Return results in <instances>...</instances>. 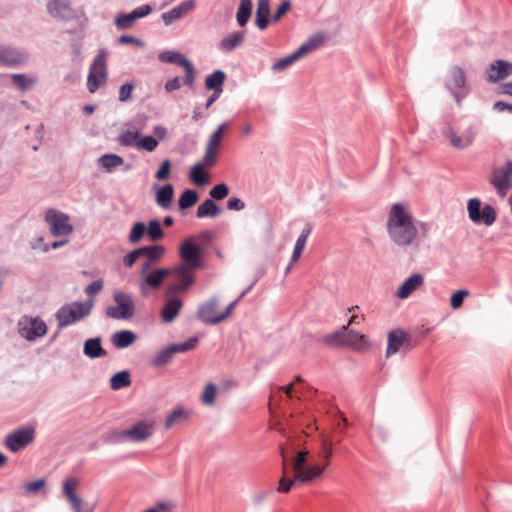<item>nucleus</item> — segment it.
I'll return each instance as SVG.
<instances>
[{
	"label": "nucleus",
	"mask_w": 512,
	"mask_h": 512,
	"mask_svg": "<svg viewBox=\"0 0 512 512\" xmlns=\"http://www.w3.org/2000/svg\"><path fill=\"white\" fill-rule=\"evenodd\" d=\"M123 163V158L117 154H104L98 159V164L105 168L107 172H111Z\"/></svg>",
	"instance_id": "4c0bfd02"
},
{
	"label": "nucleus",
	"mask_w": 512,
	"mask_h": 512,
	"mask_svg": "<svg viewBox=\"0 0 512 512\" xmlns=\"http://www.w3.org/2000/svg\"><path fill=\"white\" fill-rule=\"evenodd\" d=\"M170 275V269L161 268L156 269L153 272L148 273L144 276L140 281V290L143 294L146 293V286H149L153 289L159 288L165 277Z\"/></svg>",
	"instance_id": "4be33fe9"
},
{
	"label": "nucleus",
	"mask_w": 512,
	"mask_h": 512,
	"mask_svg": "<svg viewBox=\"0 0 512 512\" xmlns=\"http://www.w3.org/2000/svg\"><path fill=\"white\" fill-rule=\"evenodd\" d=\"M111 388L113 390H120L128 387L131 384L130 374L128 371H120L115 373L111 379Z\"/></svg>",
	"instance_id": "79ce46f5"
},
{
	"label": "nucleus",
	"mask_w": 512,
	"mask_h": 512,
	"mask_svg": "<svg viewBox=\"0 0 512 512\" xmlns=\"http://www.w3.org/2000/svg\"><path fill=\"white\" fill-rule=\"evenodd\" d=\"M154 431L153 422L139 421L128 430H124L120 433L122 438L130 439L134 442H142L149 439Z\"/></svg>",
	"instance_id": "f3484780"
},
{
	"label": "nucleus",
	"mask_w": 512,
	"mask_h": 512,
	"mask_svg": "<svg viewBox=\"0 0 512 512\" xmlns=\"http://www.w3.org/2000/svg\"><path fill=\"white\" fill-rule=\"evenodd\" d=\"M83 353L91 358H100L107 355V351L101 345V338H91L84 342Z\"/></svg>",
	"instance_id": "cd10ccee"
},
{
	"label": "nucleus",
	"mask_w": 512,
	"mask_h": 512,
	"mask_svg": "<svg viewBox=\"0 0 512 512\" xmlns=\"http://www.w3.org/2000/svg\"><path fill=\"white\" fill-rule=\"evenodd\" d=\"M245 41V32L244 31H235L232 32L225 37H223L219 42V48L224 52H232L237 47L241 46Z\"/></svg>",
	"instance_id": "b1692460"
},
{
	"label": "nucleus",
	"mask_w": 512,
	"mask_h": 512,
	"mask_svg": "<svg viewBox=\"0 0 512 512\" xmlns=\"http://www.w3.org/2000/svg\"><path fill=\"white\" fill-rule=\"evenodd\" d=\"M490 182L498 194L505 196L512 187V161H507L503 166L494 168Z\"/></svg>",
	"instance_id": "2eb2a0df"
},
{
	"label": "nucleus",
	"mask_w": 512,
	"mask_h": 512,
	"mask_svg": "<svg viewBox=\"0 0 512 512\" xmlns=\"http://www.w3.org/2000/svg\"><path fill=\"white\" fill-rule=\"evenodd\" d=\"M47 325L40 317L22 316L17 323L18 334L32 342L47 333Z\"/></svg>",
	"instance_id": "0eeeda50"
},
{
	"label": "nucleus",
	"mask_w": 512,
	"mask_h": 512,
	"mask_svg": "<svg viewBox=\"0 0 512 512\" xmlns=\"http://www.w3.org/2000/svg\"><path fill=\"white\" fill-rule=\"evenodd\" d=\"M195 0H185L171 10L162 13L161 19L166 26L180 20L195 9Z\"/></svg>",
	"instance_id": "a211bd4d"
},
{
	"label": "nucleus",
	"mask_w": 512,
	"mask_h": 512,
	"mask_svg": "<svg viewBox=\"0 0 512 512\" xmlns=\"http://www.w3.org/2000/svg\"><path fill=\"white\" fill-rule=\"evenodd\" d=\"M310 233H311V227L310 226H306L302 230L301 234L299 235V237H298V239L296 241L294 249H298L300 251H303L304 248H305L306 242H307V238L310 235Z\"/></svg>",
	"instance_id": "69168bd1"
},
{
	"label": "nucleus",
	"mask_w": 512,
	"mask_h": 512,
	"mask_svg": "<svg viewBox=\"0 0 512 512\" xmlns=\"http://www.w3.org/2000/svg\"><path fill=\"white\" fill-rule=\"evenodd\" d=\"M253 3L252 0H240L236 13V21L240 27H245L251 18Z\"/></svg>",
	"instance_id": "72a5a7b5"
},
{
	"label": "nucleus",
	"mask_w": 512,
	"mask_h": 512,
	"mask_svg": "<svg viewBox=\"0 0 512 512\" xmlns=\"http://www.w3.org/2000/svg\"><path fill=\"white\" fill-rule=\"evenodd\" d=\"M386 227L388 236L395 246L403 249L418 248V227L414 224L413 216L401 203L392 205Z\"/></svg>",
	"instance_id": "f257e3e1"
},
{
	"label": "nucleus",
	"mask_w": 512,
	"mask_h": 512,
	"mask_svg": "<svg viewBox=\"0 0 512 512\" xmlns=\"http://www.w3.org/2000/svg\"><path fill=\"white\" fill-rule=\"evenodd\" d=\"M345 331H346V326H342L340 330L326 335L323 338L324 343L328 346L344 345Z\"/></svg>",
	"instance_id": "de8ad7c7"
},
{
	"label": "nucleus",
	"mask_w": 512,
	"mask_h": 512,
	"mask_svg": "<svg viewBox=\"0 0 512 512\" xmlns=\"http://www.w3.org/2000/svg\"><path fill=\"white\" fill-rule=\"evenodd\" d=\"M158 146V141L153 136L139 137L137 142V149L147 152L154 151Z\"/></svg>",
	"instance_id": "5fc2aeb1"
},
{
	"label": "nucleus",
	"mask_w": 512,
	"mask_h": 512,
	"mask_svg": "<svg viewBox=\"0 0 512 512\" xmlns=\"http://www.w3.org/2000/svg\"><path fill=\"white\" fill-rule=\"evenodd\" d=\"M185 70V77H184V84L192 87L194 85L195 81V69L193 64L189 61L184 67Z\"/></svg>",
	"instance_id": "e2e57ef3"
},
{
	"label": "nucleus",
	"mask_w": 512,
	"mask_h": 512,
	"mask_svg": "<svg viewBox=\"0 0 512 512\" xmlns=\"http://www.w3.org/2000/svg\"><path fill=\"white\" fill-rule=\"evenodd\" d=\"M511 75L512 63L499 59L491 63L487 75V80L491 83H497Z\"/></svg>",
	"instance_id": "aec40b11"
},
{
	"label": "nucleus",
	"mask_w": 512,
	"mask_h": 512,
	"mask_svg": "<svg viewBox=\"0 0 512 512\" xmlns=\"http://www.w3.org/2000/svg\"><path fill=\"white\" fill-rule=\"evenodd\" d=\"M481 201L478 198H471L467 204L468 216L475 224H484L491 226L497 218L495 209L489 205H484L481 208Z\"/></svg>",
	"instance_id": "9d476101"
},
{
	"label": "nucleus",
	"mask_w": 512,
	"mask_h": 512,
	"mask_svg": "<svg viewBox=\"0 0 512 512\" xmlns=\"http://www.w3.org/2000/svg\"><path fill=\"white\" fill-rule=\"evenodd\" d=\"M145 233H147L146 225L143 222H136L131 228L128 239L133 244L139 243Z\"/></svg>",
	"instance_id": "8fccbe9b"
},
{
	"label": "nucleus",
	"mask_w": 512,
	"mask_h": 512,
	"mask_svg": "<svg viewBox=\"0 0 512 512\" xmlns=\"http://www.w3.org/2000/svg\"><path fill=\"white\" fill-rule=\"evenodd\" d=\"M198 201V194L195 190H185L178 201L179 208L182 210L192 207Z\"/></svg>",
	"instance_id": "a18cd8bd"
},
{
	"label": "nucleus",
	"mask_w": 512,
	"mask_h": 512,
	"mask_svg": "<svg viewBox=\"0 0 512 512\" xmlns=\"http://www.w3.org/2000/svg\"><path fill=\"white\" fill-rule=\"evenodd\" d=\"M179 255L182 260L181 266H188L191 270H196L202 266V249L194 243L192 238L183 241L179 249Z\"/></svg>",
	"instance_id": "f8f14e48"
},
{
	"label": "nucleus",
	"mask_w": 512,
	"mask_h": 512,
	"mask_svg": "<svg viewBox=\"0 0 512 512\" xmlns=\"http://www.w3.org/2000/svg\"><path fill=\"white\" fill-rule=\"evenodd\" d=\"M28 59V54L12 47L0 48V64L8 67H16L25 63Z\"/></svg>",
	"instance_id": "6ab92c4d"
},
{
	"label": "nucleus",
	"mask_w": 512,
	"mask_h": 512,
	"mask_svg": "<svg viewBox=\"0 0 512 512\" xmlns=\"http://www.w3.org/2000/svg\"><path fill=\"white\" fill-rule=\"evenodd\" d=\"M324 40L325 36L323 33L314 34L310 36L303 44H301L297 48V51L303 57L321 46L324 43Z\"/></svg>",
	"instance_id": "7c9ffc66"
},
{
	"label": "nucleus",
	"mask_w": 512,
	"mask_h": 512,
	"mask_svg": "<svg viewBox=\"0 0 512 512\" xmlns=\"http://www.w3.org/2000/svg\"><path fill=\"white\" fill-rule=\"evenodd\" d=\"M188 418V413L183 408H176L174 409L165 420V428L169 429L174 424L178 423L181 420H185Z\"/></svg>",
	"instance_id": "09e8293b"
},
{
	"label": "nucleus",
	"mask_w": 512,
	"mask_h": 512,
	"mask_svg": "<svg viewBox=\"0 0 512 512\" xmlns=\"http://www.w3.org/2000/svg\"><path fill=\"white\" fill-rule=\"evenodd\" d=\"M140 134L138 131L126 130L118 136V142L124 147H135L137 148V142L139 141Z\"/></svg>",
	"instance_id": "c03bdc74"
},
{
	"label": "nucleus",
	"mask_w": 512,
	"mask_h": 512,
	"mask_svg": "<svg viewBox=\"0 0 512 512\" xmlns=\"http://www.w3.org/2000/svg\"><path fill=\"white\" fill-rule=\"evenodd\" d=\"M445 87L452 93L457 105L460 106L461 99L469 93V87L466 85V75L461 67L454 66L450 69Z\"/></svg>",
	"instance_id": "9b49d317"
},
{
	"label": "nucleus",
	"mask_w": 512,
	"mask_h": 512,
	"mask_svg": "<svg viewBox=\"0 0 512 512\" xmlns=\"http://www.w3.org/2000/svg\"><path fill=\"white\" fill-rule=\"evenodd\" d=\"M113 299L116 306L106 308V315L112 319H131L135 314V303L132 296L128 293L117 291Z\"/></svg>",
	"instance_id": "423d86ee"
},
{
	"label": "nucleus",
	"mask_w": 512,
	"mask_h": 512,
	"mask_svg": "<svg viewBox=\"0 0 512 512\" xmlns=\"http://www.w3.org/2000/svg\"><path fill=\"white\" fill-rule=\"evenodd\" d=\"M45 221L49 226L50 233L54 237L68 236L73 232L69 215L56 209L50 208L47 210Z\"/></svg>",
	"instance_id": "1a4fd4ad"
},
{
	"label": "nucleus",
	"mask_w": 512,
	"mask_h": 512,
	"mask_svg": "<svg viewBox=\"0 0 512 512\" xmlns=\"http://www.w3.org/2000/svg\"><path fill=\"white\" fill-rule=\"evenodd\" d=\"M283 465L285 466V463H283ZM297 482H299V479H297V474H295L293 478L287 479L286 471L284 470L283 475L279 480L277 491L281 493H288Z\"/></svg>",
	"instance_id": "6e6d98bb"
},
{
	"label": "nucleus",
	"mask_w": 512,
	"mask_h": 512,
	"mask_svg": "<svg viewBox=\"0 0 512 512\" xmlns=\"http://www.w3.org/2000/svg\"><path fill=\"white\" fill-rule=\"evenodd\" d=\"M307 455L308 451L306 450L297 452L292 464V469L295 472V474H298L301 470L304 469V464L306 463Z\"/></svg>",
	"instance_id": "bf43d9fd"
},
{
	"label": "nucleus",
	"mask_w": 512,
	"mask_h": 512,
	"mask_svg": "<svg viewBox=\"0 0 512 512\" xmlns=\"http://www.w3.org/2000/svg\"><path fill=\"white\" fill-rule=\"evenodd\" d=\"M226 75L222 70H215L205 79V88L208 90L223 92V84Z\"/></svg>",
	"instance_id": "f704fd0d"
},
{
	"label": "nucleus",
	"mask_w": 512,
	"mask_h": 512,
	"mask_svg": "<svg viewBox=\"0 0 512 512\" xmlns=\"http://www.w3.org/2000/svg\"><path fill=\"white\" fill-rule=\"evenodd\" d=\"M183 303L178 298H170L167 300L161 310V317L165 323H171L177 317Z\"/></svg>",
	"instance_id": "a878e982"
},
{
	"label": "nucleus",
	"mask_w": 512,
	"mask_h": 512,
	"mask_svg": "<svg viewBox=\"0 0 512 512\" xmlns=\"http://www.w3.org/2000/svg\"><path fill=\"white\" fill-rule=\"evenodd\" d=\"M170 276L174 281L166 287L168 296L186 292L195 282L194 270L189 269L188 266L178 265L170 269Z\"/></svg>",
	"instance_id": "20e7f679"
},
{
	"label": "nucleus",
	"mask_w": 512,
	"mask_h": 512,
	"mask_svg": "<svg viewBox=\"0 0 512 512\" xmlns=\"http://www.w3.org/2000/svg\"><path fill=\"white\" fill-rule=\"evenodd\" d=\"M204 167L209 168L206 164H204L203 156L202 161L195 164L190 170L189 178L197 186H203L208 183V176L204 171Z\"/></svg>",
	"instance_id": "473e14b6"
},
{
	"label": "nucleus",
	"mask_w": 512,
	"mask_h": 512,
	"mask_svg": "<svg viewBox=\"0 0 512 512\" xmlns=\"http://www.w3.org/2000/svg\"><path fill=\"white\" fill-rule=\"evenodd\" d=\"M49 14L61 20H69L73 17V9L68 0H50L47 4Z\"/></svg>",
	"instance_id": "412c9836"
},
{
	"label": "nucleus",
	"mask_w": 512,
	"mask_h": 512,
	"mask_svg": "<svg viewBox=\"0 0 512 512\" xmlns=\"http://www.w3.org/2000/svg\"><path fill=\"white\" fill-rule=\"evenodd\" d=\"M442 134L444 137L449 139L450 144L455 149H464V148L468 147L469 145H471V143L473 142L472 135L467 134V135H463V136H458L455 133V131L452 129V127L449 125H447L446 128L442 131Z\"/></svg>",
	"instance_id": "393cba45"
},
{
	"label": "nucleus",
	"mask_w": 512,
	"mask_h": 512,
	"mask_svg": "<svg viewBox=\"0 0 512 512\" xmlns=\"http://www.w3.org/2000/svg\"><path fill=\"white\" fill-rule=\"evenodd\" d=\"M469 295V291L466 289H461L456 291L451 295L450 305L453 309H458L462 306L463 300L465 297Z\"/></svg>",
	"instance_id": "13d9d810"
},
{
	"label": "nucleus",
	"mask_w": 512,
	"mask_h": 512,
	"mask_svg": "<svg viewBox=\"0 0 512 512\" xmlns=\"http://www.w3.org/2000/svg\"><path fill=\"white\" fill-rule=\"evenodd\" d=\"M34 437L35 429L32 426H27L9 433L5 438V445L10 451L18 452L27 447Z\"/></svg>",
	"instance_id": "4468645a"
},
{
	"label": "nucleus",
	"mask_w": 512,
	"mask_h": 512,
	"mask_svg": "<svg viewBox=\"0 0 512 512\" xmlns=\"http://www.w3.org/2000/svg\"><path fill=\"white\" fill-rule=\"evenodd\" d=\"M142 256L146 257L147 260L151 262L159 261L165 253V248L163 246H143L141 247Z\"/></svg>",
	"instance_id": "37998d69"
},
{
	"label": "nucleus",
	"mask_w": 512,
	"mask_h": 512,
	"mask_svg": "<svg viewBox=\"0 0 512 512\" xmlns=\"http://www.w3.org/2000/svg\"><path fill=\"white\" fill-rule=\"evenodd\" d=\"M80 486V480L76 477H69L62 483V493L70 505L72 512H93L95 504L90 505L85 502L76 490Z\"/></svg>",
	"instance_id": "39448f33"
},
{
	"label": "nucleus",
	"mask_w": 512,
	"mask_h": 512,
	"mask_svg": "<svg viewBox=\"0 0 512 512\" xmlns=\"http://www.w3.org/2000/svg\"><path fill=\"white\" fill-rule=\"evenodd\" d=\"M199 340L197 337H191L182 343H173L160 350L153 358L154 367H163L167 365L176 353H184L193 350Z\"/></svg>",
	"instance_id": "6e6552de"
},
{
	"label": "nucleus",
	"mask_w": 512,
	"mask_h": 512,
	"mask_svg": "<svg viewBox=\"0 0 512 512\" xmlns=\"http://www.w3.org/2000/svg\"><path fill=\"white\" fill-rule=\"evenodd\" d=\"M410 350V338L400 329L392 330L388 333L386 357H391L398 352H408Z\"/></svg>",
	"instance_id": "dca6fc26"
},
{
	"label": "nucleus",
	"mask_w": 512,
	"mask_h": 512,
	"mask_svg": "<svg viewBox=\"0 0 512 512\" xmlns=\"http://www.w3.org/2000/svg\"><path fill=\"white\" fill-rule=\"evenodd\" d=\"M134 89V85L131 83H125L120 87L119 90V100L121 102H127L132 97V91Z\"/></svg>",
	"instance_id": "0e129e2a"
},
{
	"label": "nucleus",
	"mask_w": 512,
	"mask_h": 512,
	"mask_svg": "<svg viewBox=\"0 0 512 512\" xmlns=\"http://www.w3.org/2000/svg\"><path fill=\"white\" fill-rule=\"evenodd\" d=\"M10 78L12 83L21 92H25L33 88V86L38 81V78L36 76H27L26 74L22 73H13L10 75Z\"/></svg>",
	"instance_id": "c756f323"
},
{
	"label": "nucleus",
	"mask_w": 512,
	"mask_h": 512,
	"mask_svg": "<svg viewBox=\"0 0 512 512\" xmlns=\"http://www.w3.org/2000/svg\"><path fill=\"white\" fill-rule=\"evenodd\" d=\"M158 59L162 63H172L178 66L184 67L189 60L183 56L180 52L176 51H163L158 55Z\"/></svg>",
	"instance_id": "e433bc0d"
},
{
	"label": "nucleus",
	"mask_w": 512,
	"mask_h": 512,
	"mask_svg": "<svg viewBox=\"0 0 512 512\" xmlns=\"http://www.w3.org/2000/svg\"><path fill=\"white\" fill-rule=\"evenodd\" d=\"M270 1L258 0L255 24L260 30H265L269 25Z\"/></svg>",
	"instance_id": "bb28decb"
},
{
	"label": "nucleus",
	"mask_w": 512,
	"mask_h": 512,
	"mask_svg": "<svg viewBox=\"0 0 512 512\" xmlns=\"http://www.w3.org/2000/svg\"><path fill=\"white\" fill-rule=\"evenodd\" d=\"M93 308V301H75L63 305L55 314L59 328H65L89 316Z\"/></svg>",
	"instance_id": "f03ea898"
},
{
	"label": "nucleus",
	"mask_w": 512,
	"mask_h": 512,
	"mask_svg": "<svg viewBox=\"0 0 512 512\" xmlns=\"http://www.w3.org/2000/svg\"><path fill=\"white\" fill-rule=\"evenodd\" d=\"M325 466L321 467L318 465L312 466L310 468H304L297 474V479H299V482L305 483L310 482L322 475L324 472Z\"/></svg>",
	"instance_id": "ea45409f"
},
{
	"label": "nucleus",
	"mask_w": 512,
	"mask_h": 512,
	"mask_svg": "<svg viewBox=\"0 0 512 512\" xmlns=\"http://www.w3.org/2000/svg\"><path fill=\"white\" fill-rule=\"evenodd\" d=\"M221 209L216 205L213 199L204 200L197 208L196 215L198 218H215L219 216Z\"/></svg>",
	"instance_id": "2f4dec72"
},
{
	"label": "nucleus",
	"mask_w": 512,
	"mask_h": 512,
	"mask_svg": "<svg viewBox=\"0 0 512 512\" xmlns=\"http://www.w3.org/2000/svg\"><path fill=\"white\" fill-rule=\"evenodd\" d=\"M424 283V277L420 273H415L407 278L401 286H399L396 296L399 299L408 298L413 292L420 288Z\"/></svg>",
	"instance_id": "5701e85b"
},
{
	"label": "nucleus",
	"mask_w": 512,
	"mask_h": 512,
	"mask_svg": "<svg viewBox=\"0 0 512 512\" xmlns=\"http://www.w3.org/2000/svg\"><path fill=\"white\" fill-rule=\"evenodd\" d=\"M345 326L346 331L344 337V345L356 347L365 340V336L363 334H360L353 330H349L348 325Z\"/></svg>",
	"instance_id": "603ef678"
},
{
	"label": "nucleus",
	"mask_w": 512,
	"mask_h": 512,
	"mask_svg": "<svg viewBox=\"0 0 512 512\" xmlns=\"http://www.w3.org/2000/svg\"><path fill=\"white\" fill-rule=\"evenodd\" d=\"M141 256H142V250L140 247V248L135 249L132 252L128 253L124 257V259H123L124 265L129 268L132 267L135 264L136 260Z\"/></svg>",
	"instance_id": "338daca9"
},
{
	"label": "nucleus",
	"mask_w": 512,
	"mask_h": 512,
	"mask_svg": "<svg viewBox=\"0 0 512 512\" xmlns=\"http://www.w3.org/2000/svg\"><path fill=\"white\" fill-rule=\"evenodd\" d=\"M146 231L152 241H158L164 236L161 224L156 219L149 221Z\"/></svg>",
	"instance_id": "3c124183"
},
{
	"label": "nucleus",
	"mask_w": 512,
	"mask_h": 512,
	"mask_svg": "<svg viewBox=\"0 0 512 512\" xmlns=\"http://www.w3.org/2000/svg\"><path fill=\"white\" fill-rule=\"evenodd\" d=\"M173 193V186L171 184H165L156 193V203L161 208L168 209L171 206Z\"/></svg>",
	"instance_id": "c9c22d12"
},
{
	"label": "nucleus",
	"mask_w": 512,
	"mask_h": 512,
	"mask_svg": "<svg viewBox=\"0 0 512 512\" xmlns=\"http://www.w3.org/2000/svg\"><path fill=\"white\" fill-rule=\"evenodd\" d=\"M229 194V188L226 184L220 183L215 185L210 191L209 195L212 199L222 200Z\"/></svg>",
	"instance_id": "4d7b16f0"
},
{
	"label": "nucleus",
	"mask_w": 512,
	"mask_h": 512,
	"mask_svg": "<svg viewBox=\"0 0 512 512\" xmlns=\"http://www.w3.org/2000/svg\"><path fill=\"white\" fill-rule=\"evenodd\" d=\"M302 58V56L299 54V52L296 50L292 54H290L287 57L281 58L278 61H276L272 66L271 70L273 72H281L287 69L289 66L294 64L297 60Z\"/></svg>",
	"instance_id": "a19ab883"
},
{
	"label": "nucleus",
	"mask_w": 512,
	"mask_h": 512,
	"mask_svg": "<svg viewBox=\"0 0 512 512\" xmlns=\"http://www.w3.org/2000/svg\"><path fill=\"white\" fill-rule=\"evenodd\" d=\"M90 72L97 73L103 80H106V52L104 50H100L95 57L91 65Z\"/></svg>",
	"instance_id": "58836bf2"
},
{
	"label": "nucleus",
	"mask_w": 512,
	"mask_h": 512,
	"mask_svg": "<svg viewBox=\"0 0 512 512\" xmlns=\"http://www.w3.org/2000/svg\"><path fill=\"white\" fill-rule=\"evenodd\" d=\"M137 19V15L133 11L127 14H119L115 18V25L120 30L129 29Z\"/></svg>",
	"instance_id": "49530a36"
},
{
	"label": "nucleus",
	"mask_w": 512,
	"mask_h": 512,
	"mask_svg": "<svg viewBox=\"0 0 512 512\" xmlns=\"http://www.w3.org/2000/svg\"><path fill=\"white\" fill-rule=\"evenodd\" d=\"M171 172V162L166 159L161 163L160 168L155 173V178L158 180H166L170 176Z\"/></svg>",
	"instance_id": "680f3d73"
},
{
	"label": "nucleus",
	"mask_w": 512,
	"mask_h": 512,
	"mask_svg": "<svg viewBox=\"0 0 512 512\" xmlns=\"http://www.w3.org/2000/svg\"><path fill=\"white\" fill-rule=\"evenodd\" d=\"M217 386L214 383H208L202 393L201 401L204 405L212 406L215 402Z\"/></svg>",
	"instance_id": "864d4df0"
},
{
	"label": "nucleus",
	"mask_w": 512,
	"mask_h": 512,
	"mask_svg": "<svg viewBox=\"0 0 512 512\" xmlns=\"http://www.w3.org/2000/svg\"><path fill=\"white\" fill-rule=\"evenodd\" d=\"M176 508V504L172 501H161L152 507L157 512H172Z\"/></svg>",
	"instance_id": "774afa93"
},
{
	"label": "nucleus",
	"mask_w": 512,
	"mask_h": 512,
	"mask_svg": "<svg viewBox=\"0 0 512 512\" xmlns=\"http://www.w3.org/2000/svg\"><path fill=\"white\" fill-rule=\"evenodd\" d=\"M219 298L213 296L204 303H202L197 312L198 318L205 324L217 325L228 319L235 309V302H231L226 309L218 313Z\"/></svg>",
	"instance_id": "7ed1b4c3"
},
{
	"label": "nucleus",
	"mask_w": 512,
	"mask_h": 512,
	"mask_svg": "<svg viewBox=\"0 0 512 512\" xmlns=\"http://www.w3.org/2000/svg\"><path fill=\"white\" fill-rule=\"evenodd\" d=\"M136 334L130 330H121L112 335V343L118 349L129 347L136 341Z\"/></svg>",
	"instance_id": "c85d7f7f"
},
{
	"label": "nucleus",
	"mask_w": 512,
	"mask_h": 512,
	"mask_svg": "<svg viewBox=\"0 0 512 512\" xmlns=\"http://www.w3.org/2000/svg\"><path fill=\"white\" fill-rule=\"evenodd\" d=\"M97 73L89 72L88 79H87V86L88 90L91 93L96 92V90L99 88V86L104 82Z\"/></svg>",
	"instance_id": "052dcab7"
},
{
	"label": "nucleus",
	"mask_w": 512,
	"mask_h": 512,
	"mask_svg": "<svg viewBox=\"0 0 512 512\" xmlns=\"http://www.w3.org/2000/svg\"><path fill=\"white\" fill-rule=\"evenodd\" d=\"M228 127L227 123L220 124L217 129L210 135L204 152V164L208 167H214L217 163L218 149L221 146L223 134Z\"/></svg>",
	"instance_id": "ddd939ff"
}]
</instances>
